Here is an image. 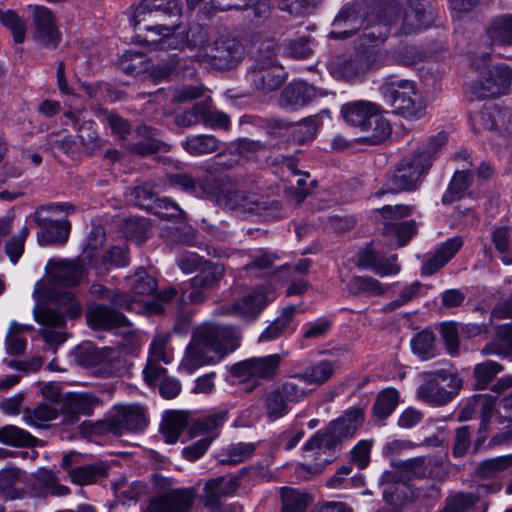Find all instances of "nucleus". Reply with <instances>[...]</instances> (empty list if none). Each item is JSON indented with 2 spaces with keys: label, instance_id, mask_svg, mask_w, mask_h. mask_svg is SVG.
Instances as JSON below:
<instances>
[{
  "label": "nucleus",
  "instance_id": "f257e3e1",
  "mask_svg": "<svg viewBox=\"0 0 512 512\" xmlns=\"http://www.w3.org/2000/svg\"><path fill=\"white\" fill-rule=\"evenodd\" d=\"M237 328L220 323H204L197 327L179 364V371L192 374L197 369L220 362L240 347Z\"/></svg>",
  "mask_w": 512,
  "mask_h": 512
},
{
  "label": "nucleus",
  "instance_id": "f03ea898",
  "mask_svg": "<svg viewBox=\"0 0 512 512\" xmlns=\"http://www.w3.org/2000/svg\"><path fill=\"white\" fill-rule=\"evenodd\" d=\"M364 420L365 415L362 408H348L337 419L331 421L324 430L312 436L305 443L303 449L305 451L317 449L318 454H328L329 457L323 459V466L329 464L336 458L335 453L341 449L343 444L354 437Z\"/></svg>",
  "mask_w": 512,
  "mask_h": 512
},
{
  "label": "nucleus",
  "instance_id": "7ed1b4c3",
  "mask_svg": "<svg viewBox=\"0 0 512 512\" xmlns=\"http://www.w3.org/2000/svg\"><path fill=\"white\" fill-rule=\"evenodd\" d=\"M205 191L211 193V199L219 206L238 214H255L265 219L284 217L283 209L276 200H269L255 193L233 189L229 185H220Z\"/></svg>",
  "mask_w": 512,
  "mask_h": 512
},
{
  "label": "nucleus",
  "instance_id": "20e7f679",
  "mask_svg": "<svg viewBox=\"0 0 512 512\" xmlns=\"http://www.w3.org/2000/svg\"><path fill=\"white\" fill-rule=\"evenodd\" d=\"M276 44L268 40L261 44L247 73L250 85L262 94L278 90L286 80V73L276 59Z\"/></svg>",
  "mask_w": 512,
  "mask_h": 512
},
{
  "label": "nucleus",
  "instance_id": "39448f33",
  "mask_svg": "<svg viewBox=\"0 0 512 512\" xmlns=\"http://www.w3.org/2000/svg\"><path fill=\"white\" fill-rule=\"evenodd\" d=\"M58 310L50 308L34 309L35 320L44 326L42 335L47 343L58 346L66 340L62 328L65 324V315L70 319H76L81 315V306L74 299L70 291H64L54 296Z\"/></svg>",
  "mask_w": 512,
  "mask_h": 512
},
{
  "label": "nucleus",
  "instance_id": "423d86ee",
  "mask_svg": "<svg viewBox=\"0 0 512 512\" xmlns=\"http://www.w3.org/2000/svg\"><path fill=\"white\" fill-rule=\"evenodd\" d=\"M431 165L432 154L430 151L425 153H413L404 157L388 178L386 187L378 190L374 196L379 198L386 194L416 189L421 180L428 173Z\"/></svg>",
  "mask_w": 512,
  "mask_h": 512
},
{
  "label": "nucleus",
  "instance_id": "0eeeda50",
  "mask_svg": "<svg viewBox=\"0 0 512 512\" xmlns=\"http://www.w3.org/2000/svg\"><path fill=\"white\" fill-rule=\"evenodd\" d=\"M389 26L382 19H368L357 47L363 65L368 72L393 64L391 50L380 49L377 46L385 41L389 34Z\"/></svg>",
  "mask_w": 512,
  "mask_h": 512
},
{
  "label": "nucleus",
  "instance_id": "6e6552de",
  "mask_svg": "<svg viewBox=\"0 0 512 512\" xmlns=\"http://www.w3.org/2000/svg\"><path fill=\"white\" fill-rule=\"evenodd\" d=\"M227 420L226 411L213 412L196 420L189 429L191 438L200 437L197 441L182 449V456L188 461H196L209 449L218 437V430Z\"/></svg>",
  "mask_w": 512,
  "mask_h": 512
},
{
  "label": "nucleus",
  "instance_id": "1a4fd4ad",
  "mask_svg": "<svg viewBox=\"0 0 512 512\" xmlns=\"http://www.w3.org/2000/svg\"><path fill=\"white\" fill-rule=\"evenodd\" d=\"M87 321L95 329L115 330L123 337H132L130 351H134L142 345L140 333L134 329L132 323L118 311L104 306L93 305L87 312Z\"/></svg>",
  "mask_w": 512,
  "mask_h": 512
},
{
  "label": "nucleus",
  "instance_id": "9d476101",
  "mask_svg": "<svg viewBox=\"0 0 512 512\" xmlns=\"http://www.w3.org/2000/svg\"><path fill=\"white\" fill-rule=\"evenodd\" d=\"M283 356L270 354L262 357H251L232 366L231 372L242 382L271 381L278 375Z\"/></svg>",
  "mask_w": 512,
  "mask_h": 512
},
{
  "label": "nucleus",
  "instance_id": "9b49d317",
  "mask_svg": "<svg viewBox=\"0 0 512 512\" xmlns=\"http://www.w3.org/2000/svg\"><path fill=\"white\" fill-rule=\"evenodd\" d=\"M32 27L30 39L35 44L48 50L58 47L62 40V34L50 9L44 6H34Z\"/></svg>",
  "mask_w": 512,
  "mask_h": 512
},
{
  "label": "nucleus",
  "instance_id": "f8f14e48",
  "mask_svg": "<svg viewBox=\"0 0 512 512\" xmlns=\"http://www.w3.org/2000/svg\"><path fill=\"white\" fill-rule=\"evenodd\" d=\"M439 464V460L433 456H420L406 460L403 462L400 471L385 472L382 475L381 484L384 486L383 493L385 495L392 493L391 485L398 483V481L402 480L404 477L410 479L433 476Z\"/></svg>",
  "mask_w": 512,
  "mask_h": 512
},
{
  "label": "nucleus",
  "instance_id": "ddd939ff",
  "mask_svg": "<svg viewBox=\"0 0 512 512\" xmlns=\"http://www.w3.org/2000/svg\"><path fill=\"white\" fill-rule=\"evenodd\" d=\"M224 274L225 268L222 264L207 260L199 269L198 274L190 279V291L182 292V300L190 303L203 302L207 297V292L218 285Z\"/></svg>",
  "mask_w": 512,
  "mask_h": 512
},
{
  "label": "nucleus",
  "instance_id": "4468645a",
  "mask_svg": "<svg viewBox=\"0 0 512 512\" xmlns=\"http://www.w3.org/2000/svg\"><path fill=\"white\" fill-rule=\"evenodd\" d=\"M200 56L218 69H227L242 59L243 47L239 41L221 36L212 44L206 45Z\"/></svg>",
  "mask_w": 512,
  "mask_h": 512
},
{
  "label": "nucleus",
  "instance_id": "2eb2a0df",
  "mask_svg": "<svg viewBox=\"0 0 512 512\" xmlns=\"http://www.w3.org/2000/svg\"><path fill=\"white\" fill-rule=\"evenodd\" d=\"M512 71L506 64H498L481 72L473 85V93L479 98H493L504 94L511 85Z\"/></svg>",
  "mask_w": 512,
  "mask_h": 512
},
{
  "label": "nucleus",
  "instance_id": "dca6fc26",
  "mask_svg": "<svg viewBox=\"0 0 512 512\" xmlns=\"http://www.w3.org/2000/svg\"><path fill=\"white\" fill-rule=\"evenodd\" d=\"M127 344H121L118 347H103L91 351V364L99 366V370L107 375H120L127 368L126 355L135 354L140 347L130 351L132 346V337H126Z\"/></svg>",
  "mask_w": 512,
  "mask_h": 512
},
{
  "label": "nucleus",
  "instance_id": "f3484780",
  "mask_svg": "<svg viewBox=\"0 0 512 512\" xmlns=\"http://www.w3.org/2000/svg\"><path fill=\"white\" fill-rule=\"evenodd\" d=\"M147 425L145 410L137 404L120 406L108 419L107 429L116 436L125 432H135L144 429Z\"/></svg>",
  "mask_w": 512,
  "mask_h": 512
},
{
  "label": "nucleus",
  "instance_id": "a211bd4d",
  "mask_svg": "<svg viewBox=\"0 0 512 512\" xmlns=\"http://www.w3.org/2000/svg\"><path fill=\"white\" fill-rule=\"evenodd\" d=\"M195 497L192 487L172 489L150 501L145 512H190Z\"/></svg>",
  "mask_w": 512,
  "mask_h": 512
},
{
  "label": "nucleus",
  "instance_id": "6ab92c4d",
  "mask_svg": "<svg viewBox=\"0 0 512 512\" xmlns=\"http://www.w3.org/2000/svg\"><path fill=\"white\" fill-rule=\"evenodd\" d=\"M274 298L273 292L255 291L229 306L221 307L220 314L235 315L244 319L256 318L262 309Z\"/></svg>",
  "mask_w": 512,
  "mask_h": 512
},
{
  "label": "nucleus",
  "instance_id": "aec40b11",
  "mask_svg": "<svg viewBox=\"0 0 512 512\" xmlns=\"http://www.w3.org/2000/svg\"><path fill=\"white\" fill-rule=\"evenodd\" d=\"M357 265L382 277L396 275L401 270V266L397 263L396 254L386 255L370 246L360 251Z\"/></svg>",
  "mask_w": 512,
  "mask_h": 512
},
{
  "label": "nucleus",
  "instance_id": "412c9836",
  "mask_svg": "<svg viewBox=\"0 0 512 512\" xmlns=\"http://www.w3.org/2000/svg\"><path fill=\"white\" fill-rule=\"evenodd\" d=\"M451 375L444 369L431 374V378L417 390L418 398L431 406H442L450 402L454 395L440 385L438 380L445 382Z\"/></svg>",
  "mask_w": 512,
  "mask_h": 512
},
{
  "label": "nucleus",
  "instance_id": "4be33fe9",
  "mask_svg": "<svg viewBox=\"0 0 512 512\" xmlns=\"http://www.w3.org/2000/svg\"><path fill=\"white\" fill-rule=\"evenodd\" d=\"M128 281L133 293L132 299L128 300V298L124 295H117L114 298V303L120 308L135 310L134 304L142 302V299L139 297L150 296L154 294L156 291L157 282L143 269L138 270L134 276L129 277Z\"/></svg>",
  "mask_w": 512,
  "mask_h": 512
},
{
  "label": "nucleus",
  "instance_id": "5701e85b",
  "mask_svg": "<svg viewBox=\"0 0 512 512\" xmlns=\"http://www.w3.org/2000/svg\"><path fill=\"white\" fill-rule=\"evenodd\" d=\"M239 486V479L236 476L217 477L208 480L204 486L202 502L204 507L211 511L220 508L221 498L233 494Z\"/></svg>",
  "mask_w": 512,
  "mask_h": 512
},
{
  "label": "nucleus",
  "instance_id": "b1692460",
  "mask_svg": "<svg viewBox=\"0 0 512 512\" xmlns=\"http://www.w3.org/2000/svg\"><path fill=\"white\" fill-rule=\"evenodd\" d=\"M380 107L366 100H356L345 103L341 108V115L344 121L355 128L366 130L369 121L378 112Z\"/></svg>",
  "mask_w": 512,
  "mask_h": 512
},
{
  "label": "nucleus",
  "instance_id": "393cba45",
  "mask_svg": "<svg viewBox=\"0 0 512 512\" xmlns=\"http://www.w3.org/2000/svg\"><path fill=\"white\" fill-rule=\"evenodd\" d=\"M364 24L362 15L355 5H346L338 13L332 24L330 38L344 40L350 38Z\"/></svg>",
  "mask_w": 512,
  "mask_h": 512
},
{
  "label": "nucleus",
  "instance_id": "a878e982",
  "mask_svg": "<svg viewBox=\"0 0 512 512\" xmlns=\"http://www.w3.org/2000/svg\"><path fill=\"white\" fill-rule=\"evenodd\" d=\"M416 87L417 84L414 81L387 77L378 89L383 100L395 110L413 94Z\"/></svg>",
  "mask_w": 512,
  "mask_h": 512
},
{
  "label": "nucleus",
  "instance_id": "bb28decb",
  "mask_svg": "<svg viewBox=\"0 0 512 512\" xmlns=\"http://www.w3.org/2000/svg\"><path fill=\"white\" fill-rule=\"evenodd\" d=\"M98 404L97 399L87 393H72L68 395L62 405V414L66 425H74L78 422L80 415L92 414L94 406Z\"/></svg>",
  "mask_w": 512,
  "mask_h": 512
},
{
  "label": "nucleus",
  "instance_id": "cd10ccee",
  "mask_svg": "<svg viewBox=\"0 0 512 512\" xmlns=\"http://www.w3.org/2000/svg\"><path fill=\"white\" fill-rule=\"evenodd\" d=\"M463 246V238L454 236L442 243L432 257L427 259L422 266V273L432 275L448 263Z\"/></svg>",
  "mask_w": 512,
  "mask_h": 512
},
{
  "label": "nucleus",
  "instance_id": "c85d7f7f",
  "mask_svg": "<svg viewBox=\"0 0 512 512\" xmlns=\"http://www.w3.org/2000/svg\"><path fill=\"white\" fill-rule=\"evenodd\" d=\"M431 22L432 13L428 12L421 2L413 1L404 11L400 33L403 35L416 33L429 27Z\"/></svg>",
  "mask_w": 512,
  "mask_h": 512
},
{
  "label": "nucleus",
  "instance_id": "c756f323",
  "mask_svg": "<svg viewBox=\"0 0 512 512\" xmlns=\"http://www.w3.org/2000/svg\"><path fill=\"white\" fill-rule=\"evenodd\" d=\"M48 265L52 270L55 286L71 287L83 278V266L79 262L50 260Z\"/></svg>",
  "mask_w": 512,
  "mask_h": 512
},
{
  "label": "nucleus",
  "instance_id": "7c9ffc66",
  "mask_svg": "<svg viewBox=\"0 0 512 512\" xmlns=\"http://www.w3.org/2000/svg\"><path fill=\"white\" fill-rule=\"evenodd\" d=\"M336 369L337 362L323 359L306 367L302 373L295 374L292 378L303 381L307 385L320 387L333 377Z\"/></svg>",
  "mask_w": 512,
  "mask_h": 512
},
{
  "label": "nucleus",
  "instance_id": "2f4dec72",
  "mask_svg": "<svg viewBox=\"0 0 512 512\" xmlns=\"http://www.w3.org/2000/svg\"><path fill=\"white\" fill-rule=\"evenodd\" d=\"M324 93L305 82H294L285 87L281 95V103L285 106L298 107L312 101Z\"/></svg>",
  "mask_w": 512,
  "mask_h": 512
},
{
  "label": "nucleus",
  "instance_id": "473e14b6",
  "mask_svg": "<svg viewBox=\"0 0 512 512\" xmlns=\"http://www.w3.org/2000/svg\"><path fill=\"white\" fill-rule=\"evenodd\" d=\"M41 231L37 233V240L41 246L63 244L68 240L71 224L63 218L60 220H46L44 224H37Z\"/></svg>",
  "mask_w": 512,
  "mask_h": 512
},
{
  "label": "nucleus",
  "instance_id": "72a5a7b5",
  "mask_svg": "<svg viewBox=\"0 0 512 512\" xmlns=\"http://www.w3.org/2000/svg\"><path fill=\"white\" fill-rule=\"evenodd\" d=\"M330 70L334 76L347 81L358 80L367 73L357 49L349 57L333 61Z\"/></svg>",
  "mask_w": 512,
  "mask_h": 512
},
{
  "label": "nucleus",
  "instance_id": "f704fd0d",
  "mask_svg": "<svg viewBox=\"0 0 512 512\" xmlns=\"http://www.w3.org/2000/svg\"><path fill=\"white\" fill-rule=\"evenodd\" d=\"M59 415L57 404L40 402L35 408H26L22 412V419L26 425L36 428L44 427L47 422L55 420Z\"/></svg>",
  "mask_w": 512,
  "mask_h": 512
},
{
  "label": "nucleus",
  "instance_id": "c9c22d12",
  "mask_svg": "<svg viewBox=\"0 0 512 512\" xmlns=\"http://www.w3.org/2000/svg\"><path fill=\"white\" fill-rule=\"evenodd\" d=\"M260 401L269 420L275 421L289 412L287 400L279 388L266 389L262 392Z\"/></svg>",
  "mask_w": 512,
  "mask_h": 512
},
{
  "label": "nucleus",
  "instance_id": "e433bc0d",
  "mask_svg": "<svg viewBox=\"0 0 512 512\" xmlns=\"http://www.w3.org/2000/svg\"><path fill=\"white\" fill-rule=\"evenodd\" d=\"M486 32L493 44L512 46V14L493 18Z\"/></svg>",
  "mask_w": 512,
  "mask_h": 512
},
{
  "label": "nucleus",
  "instance_id": "4c0bfd02",
  "mask_svg": "<svg viewBox=\"0 0 512 512\" xmlns=\"http://www.w3.org/2000/svg\"><path fill=\"white\" fill-rule=\"evenodd\" d=\"M482 353L512 358V323L499 325L496 328L495 340L488 343Z\"/></svg>",
  "mask_w": 512,
  "mask_h": 512
},
{
  "label": "nucleus",
  "instance_id": "58836bf2",
  "mask_svg": "<svg viewBox=\"0 0 512 512\" xmlns=\"http://www.w3.org/2000/svg\"><path fill=\"white\" fill-rule=\"evenodd\" d=\"M295 312L296 307L293 305L284 308L281 314L261 333L259 341H272L286 332H292L294 330L292 323Z\"/></svg>",
  "mask_w": 512,
  "mask_h": 512
},
{
  "label": "nucleus",
  "instance_id": "ea45409f",
  "mask_svg": "<svg viewBox=\"0 0 512 512\" xmlns=\"http://www.w3.org/2000/svg\"><path fill=\"white\" fill-rule=\"evenodd\" d=\"M170 186L179 187L185 192H189L197 197H210L211 193L205 191L217 186V182L197 183L190 175L184 173L170 174L167 176Z\"/></svg>",
  "mask_w": 512,
  "mask_h": 512
},
{
  "label": "nucleus",
  "instance_id": "a19ab883",
  "mask_svg": "<svg viewBox=\"0 0 512 512\" xmlns=\"http://www.w3.org/2000/svg\"><path fill=\"white\" fill-rule=\"evenodd\" d=\"M219 144L215 136L207 134L187 136L181 142L183 149L193 156L213 153L218 150Z\"/></svg>",
  "mask_w": 512,
  "mask_h": 512
},
{
  "label": "nucleus",
  "instance_id": "79ce46f5",
  "mask_svg": "<svg viewBox=\"0 0 512 512\" xmlns=\"http://www.w3.org/2000/svg\"><path fill=\"white\" fill-rule=\"evenodd\" d=\"M427 104L422 92L415 88L413 94L398 106L393 112L407 120H419L426 114Z\"/></svg>",
  "mask_w": 512,
  "mask_h": 512
},
{
  "label": "nucleus",
  "instance_id": "37998d69",
  "mask_svg": "<svg viewBox=\"0 0 512 512\" xmlns=\"http://www.w3.org/2000/svg\"><path fill=\"white\" fill-rule=\"evenodd\" d=\"M491 240L500 259L505 265L512 264V228L508 226H496L492 229Z\"/></svg>",
  "mask_w": 512,
  "mask_h": 512
},
{
  "label": "nucleus",
  "instance_id": "c03bdc74",
  "mask_svg": "<svg viewBox=\"0 0 512 512\" xmlns=\"http://www.w3.org/2000/svg\"><path fill=\"white\" fill-rule=\"evenodd\" d=\"M32 330L31 325L12 321L5 337V349L10 355H20L25 351L26 339L24 334Z\"/></svg>",
  "mask_w": 512,
  "mask_h": 512
},
{
  "label": "nucleus",
  "instance_id": "a18cd8bd",
  "mask_svg": "<svg viewBox=\"0 0 512 512\" xmlns=\"http://www.w3.org/2000/svg\"><path fill=\"white\" fill-rule=\"evenodd\" d=\"M254 451V444L239 442L222 449L217 459L221 464L232 466L249 459L254 454Z\"/></svg>",
  "mask_w": 512,
  "mask_h": 512
},
{
  "label": "nucleus",
  "instance_id": "49530a36",
  "mask_svg": "<svg viewBox=\"0 0 512 512\" xmlns=\"http://www.w3.org/2000/svg\"><path fill=\"white\" fill-rule=\"evenodd\" d=\"M347 288L352 294H365L368 296H378L384 294L388 286L383 285L377 279L371 276H354L352 277Z\"/></svg>",
  "mask_w": 512,
  "mask_h": 512
},
{
  "label": "nucleus",
  "instance_id": "de8ad7c7",
  "mask_svg": "<svg viewBox=\"0 0 512 512\" xmlns=\"http://www.w3.org/2000/svg\"><path fill=\"white\" fill-rule=\"evenodd\" d=\"M472 175L467 171H457L442 197L443 204H451L465 196L471 186Z\"/></svg>",
  "mask_w": 512,
  "mask_h": 512
},
{
  "label": "nucleus",
  "instance_id": "09e8293b",
  "mask_svg": "<svg viewBox=\"0 0 512 512\" xmlns=\"http://www.w3.org/2000/svg\"><path fill=\"white\" fill-rule=\"evenodd\" d=\"M366 130L360 132L365 133L366 140L371 144H378L388 139L392 133L390 122L381 114L380 109L373 116V120L369 121Z\"/></svg>",
  "mask_w": 512,
  "mask_h": 512
},
{
  "label": "nucleus",
  "instance_id": "8fccbe9b",
  "mask_svg": "<svg viewBox=\"0 0 512 512\" xmlns=\"http://www.w3.org/2000/svg\"><path fill=\"white\" fill-rule=\"evenodd\" d=\"M186 417L180 412H167L161 424V433L168 444H175L186 426Z\"/></svg>",
  "mask_w": 512,
  "mask_h": 512
},
{
  "label": "nucleus",
  "instance_id": "3c124183",
  "mask_svg": "<svg viewBox=\"0 0 512 512\" xmlns=\"http://www.w3.org/2000/svg\"><path fill=\"white\" fill-rule=\"evenodd\" d=\"M399 403V392L393 387L383 389L373 405V414L378 419L389 417Z\"/></svg>",
  "mask_w": 512,
  "mask_h": 512
},
{
  "label": "nucleus",
  "instance_id": "603ef678",
  "mask_svg": "<svg viewBox=\"0 0 512 512\" xmlns=\"http://www.w3.org/2000/svg\"><path fill=\"white\" fill-rule=\"evenodd\" d=\"M0 22L12 34L16 44H22L26 39L27 22L12 10L4 11L0 14Z\"/></svg>",
  "mask_w": 512,
  "mask_h": 512
},
{
  "label": "nucleus",
  "instance_id": "864d4df0",
  "mask_svg": "<svg viewBox=\"0 0 512 512\" xmlns=\"http://www.w3.org/2000/svg\"><path fill=\"white\" fill-rule=\"evenodd\" d=\"M106 475V469L99 464L78 466L69 471L71 481L78 485H89Z\"/></svg>",
  "mask_w": 512,
  "mask_h": 512
},
{
  "label": "nucleus",
  "instance_id": "5fc2aeb1",
  "mask_svg": "<svg viewBox=\"0 0 512 512\" xmlns=\"http://www.w3.org/2000/svg\"><path fill=\"white\" fill-rule=\"evenodd\" d=\"M168 333H157L154 335L149 347V359L152 361H160L164 364H170L173 359V350L168 347Z\"/></svg>",
  "mask_w": 512,
  "mask_h": 512
},
{
  "label": "nucleus",
  "instance_id": "6e6d98bb",
  "mask_svg": "<svg viewBox=\"0 0 512 512\" xmlns=\"http://www.w3.org/2000/svg\"><path fill=\"white\" fill-rule=\"evenodd\" d=\"M410 345L413 353L422 360L435 356V335L431 331L418 333L411 339Z\"/></svg>",
  "mask_w": 512,
  "mask_h": 512
},
{
  "label": "nucleus",
  "instance_id": "4d7b16f0",
  "mask_svg": "<svg viewBox=\"0 0 512 512\" xmlns=\"http://www.w3.org/2000/svg\"><path fill=\"white\" fill-rule=\"evenodd\" d=\"M35 438L27 431L14 426L6 425L0 428V442L10 446H30Z\"/></svg>",
  "mask_w": 512,
  "mask_h": 512
},
{
  "label": "nucleus",
  "instance_id": "13d9d810",
  "mask_svg": "<svg viewBox=\"0 0 512 512\" xmlns=\"http://www.w3.org/2000/svg\"><path fill=\"white\" fill-rule=\"evenodd\" d=\"M281 512H305L308 496L298 490L283 487L281 489Z\"/></svg>",
  "mask_w": 512,
  "mask_h": 512
},
{
  "label": "nucleus",
  "instance_id": "bf43d9fd",
  "mask_svg": "<svg viewBox=\"0 0 512 512\" xmlns=\"http://www.w3.org/2000/svg\"><path fill=\"white\" fill-rule=\"evenodd\" d=\"M510 112L502 110L497 106L489 105L486 106L482 111L474 116V119L480 123V125L487 130H495L500 127L506 116H510Z\"/></svg>",
  "mask_w": 512,
  "mask_h": 512
},
{
  "label": "nucleus",
  "instance_id": "052dcab7",
  "mask_svg": "<svg viewBox=\"0 0 512 512\" xmlns=\"http://www.w3.org/2000/svg\"><path fill=\"white\" fill-rule=\"evenodd\" d=\"M503 370V366L495 361H485L474 366V376L476 385L480 389H484L495 378V376Z\"/></svg>",
  "mask_w": 512,
  "mask_h": 512
},
{
  "label": "nucleus",
  "instance_id": "680f3d73",
  "mask_svg": "<svg viewBox=\"0 0 512 512\" xmlns=\"http://www.w3.org/2000/svg\"><path fill=\"white\" fill-rule=\"evenodd\" d=\"M318 127V117L309 116L294 124L291 133L297 142L304 143L315 137Z\"/></svg>",
  "mask_w": 512,
  "mask_h": 512
},
{
  "label": "nucleus",
  "instance_id": "e2e57ef3",
  "mask_svg": "<svg viewBox=\"0 0 512 512\" xmlns=\"http://www.w3.org/2000/svg\"><path fill=\"white\" fill-rule=\"evenodd\" d=\"M495 401V397L489 394H477V415L481 418V423L478 429L480 435L485 434L488 429V424L494 413Z\"/></svg>",
  "mask_w": 512,
  "mask_h": 512
},
{
  "label": "nucleus",
  "instance_id": "0e129e2a",
  "mask_svg": "<svg viewBox=\"0 0 512 512\" xmlns=\"http://www.w3.org/2000/svg\"><path fill=\"white\" fill-rule=\"evenodd\" d=\"M415 230V222L413 221L387 223L384 227V233L387 236L396 237L397 244L400 247L406 245L415 233Z\"/></svg>",
  "mask_w": 512,
  "mask_h": 512
},
{
  "label": "nucleus",
  "instance_id": "69168bd1",
  "mask_svg": "<svg viewBox=\"0 0 512 512\" xmlns=\"http://www.w3.org/2000/svg\"><path fill=\"white\" fill-rule=\"evenodd\" d=\"M162 11L170 15H179L181 6L177 0H142L137 8L138 14L143 12Z\"/></svg>",
  "mask_w": 512,
  "mask_h": 512
},
{
  "label": "nucleus",
  "instance_id": "338daca9",
  "mask_svg": "<svg viewBox=\"0 0 512 512\" xmlns=\"http://www.w3.org/2000/svg\"><path fill=\"white\" fill-rule=\"evenodd\" d=\"M512 467V453L483 461L479 472L483 477H494Z\"/></svg>",
  "mask_w": 512,
  "mask_h": 512
},
{
  "label": "nucleus",
  "instance_id": "774afa93",
  "mask_svg": "<svg viewBox=\"0 0 512 512\" xmlns=\"http://www.w3.org/2000/svg\"><path fill=\"white\" fill-rule=\"evenodd\" d=\"M126 146L133 153L142 156L154 154L159 151H167V145L165 143L150 136L144 137L142 140L135 143L128 142Z\"/></svg>",
  "mask_w": 512,
  "mask_h": 512
}]
</instances>
